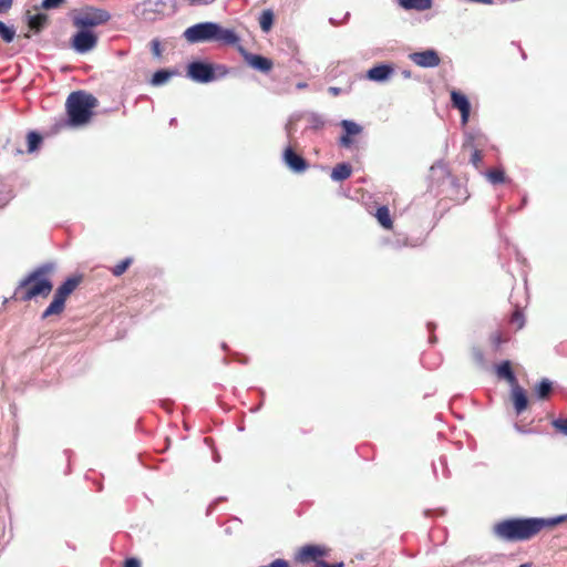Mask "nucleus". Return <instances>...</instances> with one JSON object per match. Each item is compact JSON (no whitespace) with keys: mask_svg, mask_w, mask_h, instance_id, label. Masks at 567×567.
Segmentation results:
<instances>
[{"mask_svg":"<svg viewBox=\"0 0 567 567\" xmlns=\"http://www.w3.org/2000/svg\"><path fill=\"white\" fill-rule=\"evenodd\" d=\"M567 516L554 518H508L494 525V534L506 542H524L565 522Z\"/></svg>","mask_w":567,"mask_h":567,"instance_id":"nucleus-1","label":"nucleus"},{"mask_svg":"<svg viewBox=\"0 0 567 567\" xmlns=\"http://www.w3.org/2000/svg\"><path fill=\"white\" fill-rule=\"evenodd\" d=\"M99 101L95 96L84 91L72 92L65 102L66 120H61L55 124V131L65 127H78L87 124L92 116L93 110L97 106Z\"/></svg>","mask_w":567,"mask_h":567,"instance_id":"nucleus-2","label":"nucleus"},{"mask_svg":"<svg viewBox=\"0 0 567 567\" xmlns=\"http://www.w3.org/2000/svg\"><path fill=\"white\" fill-rule=\"evenodd\" d=\"M52 271L49 265L41 266L23 278L14 290L13 299L29 301L38 297H48L53 285L48 275Z\"/></svg>","mask_w":567,"mask_h":567,"instance_id":"nucleus-3","label":"nucleus"},{"mask_svg":"<svg viewBox=\"0 0 567 567\" xmlns=\"http://www.w3.org/2000/svg\"><path fill=\"white\" fill-rule=\"evenodd\" d=\"M185 39L190 43L216 41L225 45H237L239 37L231 29H225L214 22H202L187 28Z\"/></svg>","mask_w":567,"mask_h":567,"instance_id":"nucleus-4","label":"nucleus"},{"mask_svg":"<svg viewBox=\"0 0 567 567\" xmlns=\"http://www.w3.org/2000/svg\"><path fill=\"white\" fill-rule=\"evenodd\" d=\"M72 25L78 30L94 31L110 20L109 11L93 6H84L70 12Z\"/></svg>","mask_w":567,"mask_h":567,"instance_id":"nucleus-5","label":"nucleus"},{"mask_svg":"<svg viewBox=\"0 0 567 567\" xmlns=\"http://www.w3.org/2000/svg\"><path fill=\"white\" fill-rule=\"evenodd\" d=\"M82 276H75L68 278L55 291L53 300L42 313V319H47L50 316L61 315L65 308V301L69 296L78 288L82 282Z\"/></svg>","mask_w":567,"mask_h":567,"instance_id":"nucleus-6","label":"nucleus"},{"mask_svg":"<svg viewBox=\"0 0 567 567\" xmlns=\"http://www.w3.org/2000/svg\"><path fill=\"white\" fill-rule=\"evenodd\" d=\"M329 551L330 549L323 545H305L298 549L296 560L300 564L316 563L319 566Z\"/></svg>","mask_w":567,"mask_h":567,"instance_id":"nucleus-7","label":"nucleus"},{"mask_svg":"<svg viewBox=\"0 0 567 567\" xmlns=\"http://www.w3.org/2000/svg\"><path fill=\"white\" fill-rule=\"evenodd\" d=\"M99 42V35L94 31L78 30L71 38L72 49L81 54L92 51Z\"/></svg>","mask_w":567,"mask_h":567,"instance_id":"nucleus-8","label":"nucleus"},{"mask_svg":"<svg viewBox=\"0 0 567 567\" xmlns=\"http://www.w3.org/2000/svg\"><path fill=\"white\" fill-rule=\"evenodd\" d=\"M187 76L198 83H208L215 80V72L212 64L196 61L188 64Z\"/></svg>","mask_w":567,"mask_h":567,"instance_id":"nucleus-9","label":"nucleus"},{"mask_svg":"<svg viewBox=\"0 0 567 567\" xmlns=\"http://www.w3.org/2000/svg\"><path fill=\"white\" fill-rule=\"evenodd\" d=\"M237 51L244 58L245 62L252 69L258 70L262 73H268L274 66L272 60L248 52L243 45H236Z\"/></svg>","mask_w":567,"mask_h":567,"instance_id":"nucleus-10","label":"nucleus"},{"mask_svg":"<svg viewBox=\"0 0 567 567\" xmlns=\"http://www.w3.org/2000/svg\"><path fill=\"white\" fill-rule=\"evenodd\" d=\"M409 58L414 64L421 68H435L441 63V58L437 52L432 49L411 53Z\"/></svg>","mask_w":567,"mask_h":567,"instance_id":"nucleus-11","label":"nucleus"},{"mask_svg":"<svg viewBox=\"0 0 567 567\" xmlns=\"http://www.w3.org/2000/svg\"><path fill=\"white\" fill-rule=\"evenodd\" d=\"M451 102L454 109H457L461 113L462 123L466 124L468 122L471 104L466 95L463 93L452 90L451 91Z\"/></svg>","mask_w":567,"mask_h":567,"instance_id":"nucleus-12","label":"nucleus"},{"mask_svg":"<svg viewBox=\"0 0 567 567\" xmlns=\"http://www.w3.org/2000/svg\"><path fill=\"white\" fill-rule=\"evenodd\" d=\"M341 126L344 133L340 137L339 144L342 147L349 148L353 144L352 136L361 134L363 128L361 125L350 120H343Z\"/></svg>","mask_w":567,"mask_h":567,"instance_id":"nucleus-13","label":"nucleus"},{"mask_svg":"<svg viewBox=\"0 0 567 567\" xmlns=\"http://www.w3.org/2000/svg\"><path fill=\"white\" fill-rule=\"evenodd\" d=\"M285 163L297 173L305 172L308 167L306 159L297 154L291 147H287L284 152Z\"/></svg>","mask_w":567,"mask_h":567,"instance_id":"nucleus-14","label":"nucleus"},{"mask_svg":"<svg viewBox=\"0 0 567 567\" xmlns=\"http://www.w3.org/2000/svg\"><path fill=\"white\" fill-rule=\"evenodd\" d=\"M25 19L29 29L35 33L41 32L48 25L49 22V17L45 13H32L31 10H28L25 12Z\"/></svg>","mask_w":567,"mask_h":567,"instance_id":"nucleus-15","label":"nucleus"},{"mask_svg":"<svg viewBox=\"0 0 567 567\" xmlns=\"http://www.w3.org/2000/svg\"><path fill=\"white\" fill-rule=\"evenodd\" d=\"M512 401L517 414L525 411L528 405L526 392L518 383L512 386Z\"/></svg>","mask_w":567,"mask_h":567,"instance_id":"nucleus-16","label":"nucleus"},{"mask_svg":"<svg viewBox=\"0 0 567 567\" xmlns=\"http://www.w3.org/2000/svg\"><path fill=\"white\" fill-rule=\"evenodd\" d=\"M393 71L394 70L391 65L380 64L371 68L368 71L367 76L369 80L380 82L386 80L393 73Z\"/></svg>","mask_w":567,"mask_h":567,"instance_id":"nucleus-17","label":"nucleus"},{"mask_svg":"<svg viewBox=\"0 0 567 567\" xmlns=\"http://www.w3.org/2000/svg\"><path fill=\"white\" fill-rule=\"evenodd\" d=\"M496 374L499 379L506 380L512 386L518 383L509 361L502 362L496 369Z\"/></svg>","mask_w":567,"mask_h":567,"instance_id":"nucleus-18","label":"nucleus"},{"mask_svg":"<svg viewBox=\"0 0 567 567\" xmlns=\"http://www.w3.org/2000/svg\"><path fill=\"white\" fill-rule=\"evenodd\" d=\"M352 174V167L350 164L347 163H340L337 164L332 172H331V178L337 182H342L348 179Z\"/></svg>","mask_w":567,"mask_h":567,"instance_id":"nucleus-19","label":"nucleus"},{"mask_svg":"<svg viewBox=\"0 0 567 567\" xmlns=\"http://www.w3.org/2000/svg\"><path fill=\"white\" fill-rule=\"evenodd\" d=\"M378 223L388 230H391L393 228V220L390 215V210L388 206H381L377 209L374 214Z\"/></svg>","mask_w":567,"mask_h":567,"instance_id":"nucleus-20","label":"nucleus"},{"mask_svg":"<svg viewBox=\"0 0 567 567\" xmlns=\"http://www.w3.org/2000/svg\"><path fill=\"white\" fill-rule=\"evenodd\" d=\"M539 400H547L553 392V383L548 379H543L535 388Z\"/></svg>","mask_w":567,"mask_h":567,"instance_id":"nucleus-21","label":"nucleus"},{"mask_svg":"<svg viewBox=\"0 0 567 567\" xmlns=\"http://www.w3.org/2000/svg\"><path fill=\"white\" fill-rule=\"evenodd\" d=\"M485 176L488 179V182L494 184V185L506 183V175H505L504 169H502V168L488 169L485 173Z\"/></svg>","mask_w":567,"mask_h":567,"instance_id":"nucleus-22","label":"nucleus"},{"mask_svg":"<svg viewBox=\"0 0 567 567\" xmlns=\"http://www.w3.org/2000/svg\"><path fill=\"white\" fill-rule=\"evenodd\" d=\"M259 24L264 32L270 31L274 24V12L271 10H264L259 17Z\"/></svg>","mask_w":567,"mask_h":567,"instance_id":"nucleus-23","label":"nucleus"},{"mask_svg":"<svg viewBox=\"0 0 567 567\" xmlns=\"http://www.w3.org/2000/svg\"><path fill=\"white\" fill-rule=\"evenodd\" d=\"M176 72L168 70H159L153 74L151 83L153 85H162L168 81Z\"/></svg>","mask_w":567,"mask_h":567,"instance_id":"nucleus-24","label":"nucleus"},{"mask_svg":"<svg viewBox=\"0 0 567 567\" xmlns=\"http://www.w3.org/2000/svg\"><path fill=\"white\" fill-rule=\"evenodd\" d=\"M132 262H133V258L127 257V258L121 260L120 262H117L114 267H112L111 272L115 277H120L128 269V267L132 265Z\"/></svg>","mask_w":567,"mask_h":567,"instance_id":"nucleus-25","label":"nucleus"},{"mask_svg":"<svg viewBox=\"0 0 567 567\" xmlns=\"http://www.w3.org/2000/svg\"><path fill=\"white\" fill-rule=\"evenodd\" d=\"M16 35V30L11 27L6 25L2 21H0V38L7 42L10 43L13 41Z\"/></svg>","mask_w":567,"mask_h":567,"instance_id":"nucleus-26","label":"nucleus"},{"mask_svg":"<svg viewBox=\"0 0 567 567\" xmlns=\"http://www.w3.org/2000/svg\"><path fill=\"white\" fill-rule=\"evenodd\" d=\"M28 151L30 153L34 152L40 143L42 142V136L40 134H38L37 132H29L28 133Z\"/></svg>","mask_w":567,"mask_h":567,"instance_id":"nucleus-27","label":"nucleus"},{"mask_svg":"<svg viewBox=\"0 0 567 567\" xmlns=\"http://www.w3.org/2000/svg\"><path fill=\"white\" fill-rule=\"evenodd\" d=\"M511 323L515 326L516 330H519L524 327L525 319L524 315L519 309H515L511 317Z\"/></svg>","mask_w":567,"mask_h":567,"instance_id":"nucleus-28","label":"nucleus"},{"mask_svg":"<svg viewBox=\"0 0 567 567\" xmlns=\"http://www.w3.org/2000/svg\"><path fill=\"white\" fill-rule=\"evenodd\" d=\"M404 9L424 11L431 8L432 2H399Z\"/></svg>","mask_w":567,"mask_h":567,"instance_id":"nucleus-29","label":"nucleus"},{"mask_svg":"<svg viewBox=\"0 0 567 567\" xmlns=\"http://www.w3.org/2000/svg\"><path fill=\"white\" fill-rule=\"evenodd\" d=\"M551 425L557 432L567 436V417L566 419H563V417L556 419L551 422Z\"/></svg>","mask_w":567,"mask_h":567,"instance_id":"nucleus-30","label":"nucleus"},{"mask_svg":"<svg viewBox=\"0 0 567 567\" xmlns=\"http://www.w3.org/2000/svg\"><path fill=\"white\" fill-rule=\"evenodd\" d=\"M483 152L480 151V150H473L472 152V155H471V158H470V162L471 164L475 167V168H480L481 167V164L483 162Z\"/></svg>","mask_w":567,"mask_h":567,"instance_id":"nucleus-31","label":"nucleus"},{"mask_svg":"<svg viewBox=\"0 0 567 567\" xmlns=\"http://www.w3.org/2000/svg\"><path fill=\"white\" fill-rule=\"evenodd\" d=\"M471 355H472L473 361L476 364H478V365L484 364V362H485L484 353L480 348H473L471 351Z\"/></svg>","mask_w":567,"mask_h":567,"instance_id":"nucleus-32","label":"nucleus"},{"mask_svg":"<svg viewBox=\"0 0 567 567\" xmlns=\"http://www.w3.org/2000/svg\"><path fill=\"white\" fill-rule=\"evenodd\" d=\"M151 47H152V52L155 56H161L162 54V50H161V43L157 39H154L152 42H151Z\"/></svg>","mask_w":567,"mask_h":567,"instance_id":"nucleus-33","label":"nucleus"},{"mask_svg":"<svg viewBox=\"0 0 567 567\" xmlns=\"http://www.w3.org/2000/svg\"><path fill=\"white\" fill-rule=\"evenodd\" d=\"M491 342L495 347H498L502 342H504V340L502 338V333L501 332H494L493 334H491Z\"/></svg>","mask_w":567,"mask_h":567,"instance_id":"nucleus-34","label":"nucleus"},{"mask_svg":"<svg viewBox=\"0 0 567 567\" xmlns=\"http://www.w3.org/2000/svg\"><path fill=\"white\" fill-rule=\"evenodd\" d=\"M124 567H141V563L136 558H128L124 561Z\"/></svg>","mask_w":567,"mask_h":567,"instance_id":"nucleus-35","label":"nucleus"},{"mask_svg":"<svg viewBox=\"0 0 567 567\" xmlns=\"http://www.w3.org/2000/svg\"><path fill=\"white\" fill-rule=\"evenodd\" d=\"M62 2H41V8L42 9H53V8H58Z\"/></svg>","mask_w":567,"mask_h":567,"instance_id":"nucleus-36","label":"nucleus"},{"mask_svg":"<svg viewBox=\"0 0 567 567\" xmlns=\"http://www.w3.org/2000/svg\"><path fill=\"white\" fill-rule=\"evenodd\" d=\"M12 2H0V13H6L11 8Z\"/></svg>","mask_w":567,"mask_h":567,"instance_id":"nucleus-37","label":"nucleus"},{"mask_svg":"<svg viewBox=\"0 0 567 567\" xmlns=\"http://www.w3.org/2000/svg\"><path fill=\"white\" fill-rule=\"evenodd\" d=\"M318 567H343V563L328 564L322 560Z\"/></svg>","mask_w":567,"mask_h":567,"instance_id":"nucleus-38","label":"nucleus"},{"mask_svg":"<svg viewBox=\"0 0 567 567\" xmlns=\"http://www.w3.org/2000/svg\"><path fill=\"white\" fill-rule=\"evenodd\" d=\"M329 92L333 95V96H337L340 94L341 90L339 87H334V86H330L329 87Z\"/></svg>","mask_w":567,"mask_h":567,"instance_id":"nucleus-39","label":"nucleus"},{"mask_svg":"<svg viewBox=\"0 0 567 567\" xmlns=\"http://www.w3.org/2000/svg\"><path fill=\"white\" fill-rule=\"evenodd\" d=\"M519 567H532V565L530 564H523Z\"/></svg>","mask_w":567,"mask_h":567,"instance_id":"nucleus-40","label":"nucleus"},{"mask_svg":"<svg viewBox=\"0 0 567 567\" xmlns=\"http://www.w3.org/2000/svg\"><path fill=\"white\" fill-rule=\"evenodd\" d=\"M305 86H306V84H301V83L298 84V87H305Z\"/></svg>","mask_w":567,"mask_h":567,"instance_id":"nucleus-41","label":"nucleus"},{"mask_svg":"<svg viewBox=\"0 0 567 567\" xmlns=\"http://www.w3.org/2000/svg\"><path fill=\"white\" fill-rule=\"evenodd\" d=\"M144 19L153 20V17H144Z\"/></svg>","mask_w":567,"mask_h":567,"instance_id":"nucleus-42","label":"nucleus"}]
</instances>
